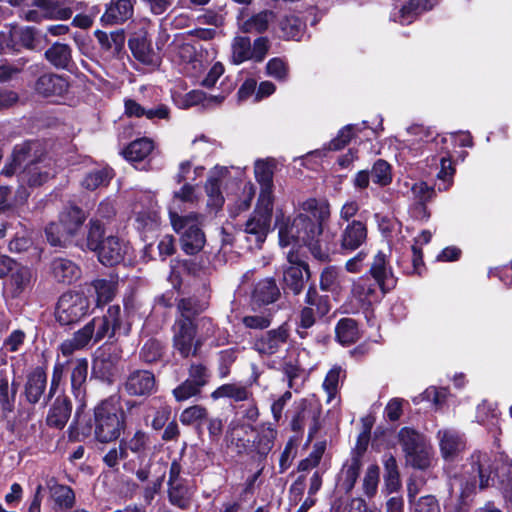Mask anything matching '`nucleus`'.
<instances>
[{"label": "nucleus", "instance_id": "nucleus-1", "mask_svg": "<svg viewBox=\"0 0 512 512\" xmlns=\"http://www.w3.org/2000/svg\"><path fill=\"white\" fill-rule=\"evenodd\" d=\"M304 213L297 215L291 223L279 227V243L282 247L292 245L287 253L288 266L283 271L285 289L298 295L304 288L310 274L295 247L306 246L318 260L324 261L329 256V248L322 240L323 224L330 217V206L325 201L309 199L303 203Z\"/></svg>", "mask_w": 512, "mask_h": 512}, {"label": "nucleus", "instance_id": "nucleus-2", "mask_svg": "<svg viewBox=\"0 0 512 512\" xmlns=\"http://www.w3.org/2000/svg\"><path fill=\"white\" fill-rule=\"evenodd\" d=\"M488 487H498L508 507L512 508V462L500 458L491 461L486 453L474 452L459 476L450 482L451 493H459L461 504L468 501L477 492V488L484 490Z\"/></svg>", "mask_w": 512, "mask_h": 512}, {"label": "nucleus", "instance_id": "nucleus-3", "mask_svg": "<svg viewBox=\"0 0 512 512\" xmlns=\"http://www.w3.org/2000/svg\"><path fill=\"white\" fill-rule=\"evenodd\" d=\"M31 148L32 143L30 142L16 145L12 153V160L5 165L2 174L11 176L19 171L21 180L26 181L29 186L42 185L53 177L55 171L51 167L50 161L45 159L32 160Z\"/></svg>", "mask_w": 512, "mask_h": 512}, {"label": "nucleus", "instance_id": "nucleus-4", "mask_svg": "<svg viewBox=\"0 0 512 512\" xmlns=\"http://www.w3.org/2000/svg\"><path fill=\"white\" fill-rule=\"evenodd\" d=\"M125 428V413L120 396L112 395L94 408V436L101 443L119 438Z\"/></svg>", "mask_w": 512, "mask_h": 512}, {"label": "nucleus", "instance_id": "nucleus-5", "mask_svg": "<svg viewBox=\"0 0 512 512\" xmlns=\"http://www.w3.org/2000/svg\"><path fill=\"white\" fill-rule=\"evenodd\" d=\"M170 221L174 231L180 235L183 251L194 255L201 251L206 242L205 235L200 228V216L189 214L181 216L177 211L170 210Z\"/></svg>", "mask_w": 512, "mask_h": 512}, {"label": "nucleus", "instance_id": "nucleus-6", "mask_svg": "<svg viewBox=\"0 0 512 512\" xmlns=\"http://www.w3.org/2000/svg\"><path fill=\"white\" fill-rule=\"evenodd\" d=\"M68 366H71V387L75 397L78 398L84 395V384L88 375V360L86 358H75L61 361L58 357L53 367L49 397L56 393Z\"/></svg>", "mask_w": 512, "mask_h": 512}, {"label": "nucleus", "instance_id": "nucleus-7", "mask_svg": "<svg viewBox=\"0 0 512 512\" xmlns=\"http://www.w3.org/2000/svg\"><path fill=\"white\" fill-rule=\"evenodd\" d=\"M90 311V299L82 292H66L58 299L56 321L62 326L79 322Z\"/></svg>", "mask_w": 512, "mask_h": 512}, {"label": "nucleus", "instance_id": "nucleus-8", "mask_svg": "<svg viewBox=\"0 0 512 512\" xmlns=\"http://www.w3.org/2000/svg\"><path fill=\"white\" fill-rule=\"evenodd\" d=\"M273 201L260 200L251 217L245 223L244 232L250 245L259 247L266 239L272 219Z\"/></svg>", "mask_w": 512, "mask_h": 512}, {"label": "nucleus", "instance_id": "nucleus-9", "mask_svg": "<svg viewBox=\"0 0 512 512\" xmlns=\"http://www.w3.org/2000/svg\"><path fill=\"white\" fill-rule=\"evenodd\" d=\"M135 227L141 232H151L160 225V216L155 195L150 191L141 192L133 207Z\"/></svg>", "mask_w": 512, "mask_h": 512}, {"label": "nucleus", "instance_id": "nucleus-10", "mask_svg": "<svg viewBox=\"0 0 512 512\" xmlns=\"http://www.w3.org/2000/svg\"><path fill=\"white\" fill-rule=\"evenodd\" d=\"M269 47L267 37H258L253 44L249 37H235L232 43V61L235 64H241L248 60L261 62L266 57Z\"/></svg>", "mask_w": 512, "mask_h": 512}, {"label": "nucleus", "instance_id": "nucleus-11", "mask_svg": "<svg viewBox=\"0 0 512 512\" xmlns=\"http://www.w3.org/2000/svg\"><path fill=\"white\" fill-rule=\"evenodd\" d=\"M196 328L192 319L179 318L174 325V348L180 353L182 357H189L195 355L198 348L201 346L203 339L198 338L195 340Z\"/></svg>", "mask_w": 512, "mask_h": 512}, {"label": "nucleus", "instance_id": "nucleus-12", "mask_svg": "<svg viewBox=\"0 0 512 512\" xmlns=\"http://www.w3.org/2000/svg\"><path fill=\"white\" fill-rule=\"evenodd\" d=\"M87 324L93 333L95 343L105 337H114L122 328V311L120 306L110 305L103 316L94 317Z\"/></svg>", "mask_w": 512, "mask_h": 512}, {"label": "nucleus", "instance_id": "nucleus-13", "mask_svg": "<svg viewBox=\"0 0 512 512\" xmlns=\"http://www.w3.org/2000/svg\"><path fill=\"white\" fill-rule=\"evenodd\" d=\"M230 179V171L224 166H215L210 172L205 184L208 197V207L218 210L224 204L223 186Z\"/></svg>", "mask_w": 512, "mask_h": 512}, {"label": "nucleus", "instance_id": "nucleus-14", "mask_svg": "<svg viewBox=\"0 0 512 512\" xmlns=\"http://www.w3.org/2000/svg\"><path fill=\"white\" fill-rule=\"evenodd\" d=\"M385 294L368 276L359 277L352 283L351 298L356 302L357 309L370 307L379 302Z\"/></svg>", "mask_w": 512, "mask_h": 512}, {"label": "nucleus", "instance_id": "nucleus-15", "mask_svg": "<svg viewBox=\"0 0 512 512\" xmlns=\"http://www.w3.org/2000/svg\"><path fill=\"white\" fill-rule=\"evenodd\" d=\"M123 388L130 396H149L157 391L155 375L148 370L135 369L127 375Z\"/></svg>", "mask_w": 512, "mask_h": 512}, {"label": "nucleus", "instance_id": "nucleus-16", "mask_svg": "<svg viewBox=\"0 0 512 512\" xmlns=\"http://www.w3.org/2000/svg\"><path fill=\"white\" fill-rule=\"evenodd\" d=\"M290 336V330L286 323L275 329H271L254 342V349L262 356H272L278 353L287 343Z\"/></svg>", "mask_w": 512, "mask_h": 512}, {"label": "nucleus", "instance_id": "nucleus-17", "mask_svg": "<svg viewBox=\"0 0 512 512\" xmlns=\"http://www.w3.org/2000/svg\"><path fill=\"white\" fill-rule=\"evenodd\" d=\"M99 261L105 266L120 264L130 254V246L117 236H109L102 240L96 250Z\"/></svg>", "mask_w": 512, "mask_h": 512}, {"label": "nucleus", "instance_id": "nucleus-18", "mask_svg": "<svg viewBox=\"0 0 512 512\" xmlns=\"http://www.w3.org/2000/svg\"><path fill=\"white\" fill-rule=\"evenodd\" d=\"M369 273L383 293L389 292L396 286L397 280L392 267L389 265L387 255L382 251L374 256Z\"/></svg>", "mask_w": 512, "mask_h": 512}, {"label": "nucleus", "instance_id": "nucleus-19", "mask_svg": "<svg viewBox=\"0 0 512 512\" xmlns=\"http://www.w3.org/2000/svg\"><path fill=\"white\" fill-rule=\"evenodd\" d=\"M178 57L180 70L186 76L192 78H199L206 70V64L203 56L196 52V49L191 44H182L178 48Z\"/></svg>", "mask_w": 512, "mask_h": 512}, {"label": "nucleus", "instance_id": "nucleus-20", "mask_svg": "<svg viewBox=\"0 0 512 512\" xmlns=\"http://www.w3.org/2000/svg\"><path fill=\"white\" fill-rule=\"evenodd\" d=\"M120 355L112 345H104L97 349L93 360V371L101 378L109 380L116 371Z\"/></svg>", "mask_w": 512, "mask_h": 512}, {"label": "nucleus", "instance_id": "nucleus-21", "mask_svg": "<svg viewBox=\"0 0 512 512\" xmlns=\"http://www.w3.org/2000/svg\"><path fill=\"white\" fill-rule=\"evenodd\" d=\"M254 428L251 424L232 421L228 427L226 434V442L229 446L234 447L237 453L252 452V440L249 435L253 434Z\"/></svg>", "mask_w": 512, "mask_h": 512}, {"label": "nucleus", "instance_id": "nucleus-22", "mask_svg": "<svg viewBox=\"0 0 512 512\" xmlns=\"http://www.w3.org/2000/svg\"><path fill=\"white\" fill-rule=\"evenodd\" d=\"M367 240L366 224L360 220H352L342 229L340 247L345 252H353Z\"/></svg>", "mask_w": 512, "mask_h": 512}, {"label": "nucleus", "instance_id": "nucleus-23", "mask_svg": "<svg viewBox=\"0 0 512 512\" xmlns=\"http://www.w3.org/2000/svg\"><path fill=\"white\" fill-rule=\"evenodd\" d=\"M71 412L72 403L70 399L64 394H59L49 406L46 424L51 428L61 430L70 419Z\"/></svg>", "mask_w": 512, "mask_h": 512}, {"label": "nucleus", "instance_id": "nucleus-24", "mask_svg": "<svg viewBox=\"0 0 512 512\" xmlns=\"http://www.w3.org/2000/svg\"><path fill=\"white\" fill-rule=\"evenodd\" d=\"M49 272L56 282L68 285L80 279L82 273L75 262L63 257L54 258L50 262Z\"/></svg>", "mask_w": 512, "mask_h": 512}, {"label": "nucleus", "instance_id": "nucleus-25", "mask_svg": "<svg viewBox=\"0 0 512 512\" xmlns=\"http://www.w3.org/2000/svg\"><path fill=\"white\" fill-rule=\"evenodd\" d=\"M440 452L445 460L454 459L465 448V441L458 431L450 428L437 432Z\"/></svg>", "mask_w": 512, "mask_h": 512}, {"label": "nucleus", "instance_id": "nucleus-26", "mask_svg": "<svg viewBox=\"0 0 512 512\" xmlns=\"http://www.w3.org/2000/svg\"><path fill=\"white\" fill-rule=\"evenodd\" d=\"M362 468L361 455L354 454L343 464L337 480L338 487L346 493L354 488Z\"/></svg>", "mask_w": 512, "mask_h": 512}, {"label": "nucleus", "instance_id": "nucleus-27", "mask_svg": "<svg viewBox=\"0 0 512 512\" xmlns=\"http://www.w3.org/2000/svg\"><path fill=\"white\" fill-rule=\"evenodd\" d=\"M47 386V375L41 367L33 369L26 378L24 394L30 404H36L40 401Z\"/></svg>", "mask_w": 512, "mask_h": 512}, {"label": "nucleus", "instance_id": "nucleus-28", "mask_svg": "<svg viewBox=\"0 0 512 512\" xmlns=\"http://www.w3.org/2000/svg\"><path fill=\"white\" fill-rule=\"evenodd\" d=\"M273 163L268 160H257L254 166V174L261 190L260 200L273 201Z\"/></svg>", "mask_w": 512, "mask_h": 512}, {"label": "nucleus", "instance_id": "nucleus-29", "mask_svg": "<svg viewBox=\"0 0 512 512\" xmlns=\"http://www.w3.org/2000/svg\"><path fill=\"white\" fill-rule=\"evenodd\" d=\"M132 0H111L101 20L105 24H122L133 16Z\"/></svg>", "mask_w": 512, "mask_h": 512}, {"label": "nucleus", "instance_id": "nucleus-30", "mask_svg": "<svg viewBox=\"0 0 512 512\" xmlns=\"http://www.w3.org/2000/svg\"><path fill=\"white\" fill-rule=\"evenodd\" d=\"M68 82L62 76L48 73L40 76L36 82V91L44 97L62 96L68 90Z\"/></svg>", "mask_w": 512, "mask_h": 512}, {"label": "nucleus", "instance_id": "nucleus-31", "mask_svg": "<svg viewBox=\"0 0 512 512\" xmlns=\"http://www.w3.org/2000/svg\"><path fill=\"white\" fill-rule=\"evenodd\" d=\"M476 420L479 424L485 426L491 434L496 435L500 432V413L496 403L487 400L482 401L476 409Z\"/></svg>", "mask_w": 512, "mask_h": 512}, {"label": "nucleus", "instance_id": "nucleus-32", "mask_svg": "<svg viewBox=\"0 0 512 512\" xmlns=\"http://www.w3.org/2000/svg\"><path fill=\"white\" fill-rule=\"evenodd\" d=\"M436 166V178L438 191H447L453 184V177L455 174V168L453 166L450 156L440 155L432 158Z\"/></svg>", "mask_w": 512, "mask_h": 512}, {"label": "nucleus", "instance_id": "nucleus-33", "mask_svg": "<svg viewBox=\"0 0 512 512\" xmlns=\"http://www.w3.org/2000/svg\"><path fill=\"white\" fill-rule=\"evenodd\" d=\"M59 220L71 241H73L74 237H76L78 232L81 230L83 223L86 220V215L82 209L71 206L65 208L60 213Z\"/></svg>", "mask_w": 512, "mask_h": 512}, {"label": "nucleus", "instance_id": "nucleus-34", "mask_svg": "<svg viewBox=\"0 0 512 512\" xmlns=\"http://www.w3.org/2000/svg\"><path fill=\"white\" fill-rule=\"evenodd\" d=\"M345 279L346 276L341 269L328 266L320 274V289L333 295H339L344 288Z\"/></svg>", "mask_w": 512, "mask_h": 512}, {"label": "nucleus", "instance_id": "nucleus-35", "mask_svg": "<svg viewBox=\"0 0 512 512\" xmlns=\"http://www.w3.org/2000/svg\"><path fill=\"white\" fill-rule=\"evenodd\" d=\"M35 281L32 270L25 266H19L11 274L10 292L16 298L31 290Z\"/></svg>", "mask_w": 512, "mask_h": 512}, {"label": "nucleus", "instance_id": "nucleus-36", "mask_svg": "<svg viewBox=\"0 0 512 512\" xmlns=\"http://www.w3.org/2000/svg\"><path fill=\"white\" fill-rule=\"evenodd\" d=\"M280 296V290L272 278H266L259 281L252 293V300L259 304L265 305L275 302Z\"/></svg>", "mask_w": 512, "mask_h": 512}, {"label": "nucleus", "instance_id": "nucleus-37", "mask_svg": "<svg viewBox=\"0 0 512 512\" xmlns=\"http://www.w3.org/2000/svg\"><path fill=\"white\" fill-rule=\"evenodd\" d=\"M276 436L277 430L271 424H263L252 440V452L266 456L272 450Z\"/></svg>", "mask_w": 512, "mask_h": 512}, {"label": "nucleus", "instance_id": "nucleus-38", "mask_svg": "<svg viewBox=\"0 0 512 512\" xmlns=\"http://www.w3.org/2000/svg\"><path fill=\"white\" fill-rule=\"evenodd\" d=\"M406 132L408 138L405 141L414 150H419L422 144H429L437 140V135L434 131L420 124L409 126Z\"/></svg>", "mask_w": 512, "mask_h": 512}, {"label": "nucleus", "instance_id": "nucleus-39", "mask_svg": "<svg viewBox=\"0 0 512 512\" xmlns=\"http://www.w3.org/2000/svg\"><path fill=\"white\" fill-rule=\"evenodd\" d=\"M168 487L170 502L181 509L187 508L194 492L186 480L168 483Z\"/></svg>", "mask_w": 512, "mask_h": 512}, {"label": "nucleus", "instance_id": "nucleus-40", "mask_svg": "<svg viewBox=\"0 0 512 512\" xmlns=\"http://www.w3.org/2000/svg\"><path fill=\"white\" fill-rule=\"evenodd\" d=\"M17 385L12 383L11 388L6 376L0 375V412L6 418L15 409Z\"/></svg>", "mask_w": 512, "mask_h": 512}, {"label": "nucleus", "instance_id": "nucleus-41", "mask_svg": "<svg viewBox=\"0 0 512 512\" xmlns=\"http://www.w3.org/2000/svg\"><path fill=\"white\" fill-rule=\"evenodd\" d=\"M94 289L97 307H102L111 302L117 293V281L113 279H95L91 282Z\"/></svg>", "mask_w": 512, "mask_h": 512}, {"label": "nucleus", "instance_id": "nucleus-42", "mask_svg": "<svg viewBox=\"0 0 512 512\" xmlns=\"http://www.w3.org/2000/svg\"><path fill=\"white\" fill-rule=\"evenodd\" d=\"M431 7L427 0H410L407 5L392 15V19L402 25H407L412 23L420 12L431 9Z\"/></svg>", "mask_w": 512, "mask_h": 512}, {"label": "nucleus", "instance_id": "nucleus-43", "mask_svg": "<svg viewBox=\"0 0 512 512\" xmlns=\"http://www.w3.org/2000/svg\"><path fill=\"white\" fill-rule=\"evenodd\" d=\"M211 397L214 400L221 398H230L236 402H242L249 400L252 397V393L246 386L239 384L228 383L219 386L216 390L211 393Z\"/></svg>", "mask_w": 512, "mask_h": 512}, {"label": "nucleus", "instance_id": "nucleus-44", "mask_svg": "<svg viewBox=\"0 0 512 512\" xmlns=\"http://www.w3.org/2000/svg\"><path fill=\"white\" fill-rule=\"evenodd\" d=\"M384 487L387 494L397 492L401 488L398 465L393 455H385L384 460Z\"/></svg>", "mask_w": 512, "mask_h": 512}, {"label": "nucleus", "instance_id": "nucleus-45", "mask_svg": "<svg viewBox=\"0 0 512 512\" xmlns=\"http://www.w3.org/2000/svg\"><path fill=\"white\" fill-rule=\"evenodd\" d=\"M154 148L153 142L147 138L133 141L123 151L125 159L131 163H138L145 160Z\"/></svg>", "mask_w": 512, "mask_h": 512}, {"label": "nucleus", "instance_id": "nucleus-46", "mask_svg": "<svg viewBox=\"0 0 512 512\" xmlns=\"http://www.w3.org/2000/svg\"><path fill=\"white\" fill-rule=\"evenodd\" d=\"M335 333L336 339L342 345H351L360 337L357 322L351 318L340 319L336 325Z\"/></svg>", "mask_w": 512, "mask_h": 512}, {"label": "nucleus", "instance_id": "nucleus-47", "mask_svg": "<svg viewBox=\"0 0 512 512\" xmlns=\"http://www.w3.org/2000/svg\"><path fill=\"white\" fill-rule=\"evenodd\" d=\"M432 449L431 446L426 442H422L414 449L409 450L405 453V459L407 464L411 465L416 469H426L431 463Z\"/></svg>", "mask_w": 512, "mask_h": 512}, {"label": "nucleus", "instance_id": "nucleus-48", "mask_svg": "<svg viewBox=\"0 0 512 512\" xmlns=\"http://www.w3.org/2000/svg\"><path fill=\"white\" fill-rule=\"evenodd\" d=\"M51 497L55 504L62 510L71 509L75 503L74 491L66 485L58 484L54 480L48 483Z\"/></svg>", "mask_w": 512, "mask_h": 512}, {"label": "nucleus", "instance_id": "nucleus-49", "mask_svg": "<svg viewBox=\"0 0 512 512\" xmlns=\"http://www.w3.org/2000/svg\"><path fill=\"white\" fill-rule=\"evenodd\" d=\"M345 378V371L340 366H333L323 381L322 387L327 394V403H331L336 399L340 384Z\"/></svg>", "mask_w": 512, "mask_h": 512}, {"label": "nucleus", "instance_id": "nucleus-50", "mask_svg": "<svg viewBox=\"0 0 512 512\" xmlns=\"http://www.w3.org/2000/svg\"><path fill=\"white\" fill-rule=\"evenodd\" d=\"M46 59L57 68H67L71 62V48L67 44L56 42L45 52Z\"/></svg>", "mask_w": 512, "mask_h": 512}, {"label": "nucleus", "instance_id": "nucleus-51", "mask_svg": "<svg viewBox=\"0 0 512 512\" xmlns=\"http://www.w3.org/2000/svg\"><path fill=\"white\" fill-rule=\"evenodd\" d=\"M316 314L312 307H303L295 319V332L301 339L311 335L310 329L316 323Z\"/></svg>", "mask_w": 512, "mask_h": 512}, {"label": "nucleus", "instance_id": "nucleus-52", "mask_svg": "<svg viewBox=\"0 0 512 512\" xmlns=\"http://www.w3.org/2000/svg\"><path fill=\"white\" fill-rule=\"evenodd\" d=\"M275 19V13L270 10L261 11L243 23V30L247 33H262L268 29L270 22Z\"/></svg>", "mask_w": 512, "mask_h": 512}, {"label": "nucleus", "instance_id": "nucleus-53", "mask_svg": "<svg viewBox=\"0 0 512 512\" xmlns=\"http://www.w3.org/2000/svg\"><path fill=\"white\" fill-rule=\"evenodd\" d=\"M283 37L299 41L304 34L305 24L297 16H285L279 22Z\"/></svg>", "mask_w": 512, "mask_h": 512}, {"label": "nucleus", "instance_id": "nucleus-54", "mask_svg": "<svg viewBox=\"0 0 512 512\" xmlns=\"http://www.w3.org/2000/svg\"><path fill=\"white\" fill-rule=\"evenodd\" d=\"M306 307H312L318 317L327 315L331 309L330 299L326 295H320L315 287H310L305 296Z\"/></svg>", "mask_w": 512, "mask_h": 512}, {"label": "nucleus", "instance_id": "nucleus-55", "mask_svg": "<svg viewBox=\"0 0 512 512\" xmlns=\"http://www.w3.org/2000/svg\"><path fill=\"white\" fill-rule=\"evenodd\" d=\"M95 36L104 50L113 49L115 52H119L124 47L125 34L123 30H118L107 34L104 31H96Z\"/></svg>", "mask_w": 512, "mask_h": 512}, {"label": "nucleus", "instance_id": "nucleus-56", "mask_svg": "<svg viewBox=\"0 0 512 512\" xmlns=\"http://www.w3.org/2000/svg\"><path fill=\"white\" fill-rule=\"evenodd\" d=\"M380 468L376 464L367 467L362 481V490L367 498H373L378 491Z\"/></svg>", "mask_w": 512, "mask_h": 512}, {"label": "nucleus", "instance_id": "nucleus-57", "mask_svg": "<svg viewBox=\"0 0 512 512\" xmlns=\"http://www.w3.org/2000/svg\"><path fill=\"white\" fill-rule=\"evenodd\" d=\"M198 200L199 193L196 191L195 186L186 183L178 191L174 192L173 201L169 211L171 209L176 211V209L180 208L179 203L195 204Z\"/></svg>", "mask_w": 512, "mask_h": 512}, {"label": "nucleus", "instance_id": "nucleus-58", "mask_svg": "<svg viewBox=\"0 0 512 512\" xmlns=\"http://www.w3.org/2000/svg\"><path fill=\"white\" fill-rule=\"evenodd\" d=\"M370 174L373 183L379 186H387L392 182L391 166L383 159H378L373 164Z\"/></svg>", "mask_w": 512, "mask_h": 512}, {"label": "nucleus", "instance_id": "nucleus-59", "mask_svg": "<svg viewBox=\"0 0 512 512\" xmlns=\"http://www.w3.org/2000/svg\"><path fill=\"white\" fill-rule=\"evenodd\" d=\"M34 2L38 8H44V15L49 19L67 20L73 14L71 8L53 5L50 0H35Z\"/></svg>", "mask_w": 512, "mask_h": 512}, {"label": "nucleus", "instance_id": "nucleus-60", "mask_svg": "<svg viewBox=\"0 0 512 512\" xmlns=\"http://www.w3.org/2000/svg\"><path fill=\"white\" fill-rule=\"evenodd\" d=\"M366 127V122H362V124H349L343 127L336 138L330 141L329 149L330 150H340L342 149L352 138L355 132H360L362 129Z\"/></svg>", "mask_w": 512, "mask_h": 512}, {"label": "nucleus", "instance_id": "nucleus-61", "mask_svg": "<svg viewBox=\"0 0 512 512\" xmlns=\"http://www.w3.org/2000/svg\"><path fill=\"white\" fill-rule=\"evenodd\" d=\"M45 234L48 242L52 246L64 247L68 243L72 242L70 237L66 233V230L62 227L60 221L58 223H50L45 229Z\"/></svg>", "mask_w": 512, "mask_h": 512}, {"label": "nucleus", "instance_id": "nucleus-62", "mask_svg": "<svg viewBox=\"0 0 512 512\" xmlns=\"http://www.w3.org/2000/svg\"><path fill=\"white\" fill-rule=\"evenodd\" d=\"M112 177V171L110 169L103 168L87 174L82 184L86 189L95 190L98 187L107 185Z\"/></svg>", "mask_w": 512, "mask_h": 512}, {"label": "nucleus", "instance_id": "nucleus-63", "mask_svg": "<svg viewBox=\"0 0 512 512\" xmlns=\"http://www.w3.org/2000/svg\"><path fill=\"white\" fill-rule=\"evenodd\" d=\"M398 438L404 454L426 441L422 434L408 427H404L399 431Z\"/></svg>", "mask_w": 512, "mask_h": 512}, {"label": "nucleus", "instance_id": "nucleus-64", "mask_svg": "<svg viewBox=\"0 0 512 512\" xmlns=\"http://www.w3.org/2000/svg\"><path fill=\"white\" fill-rule=\"evenodd\" d=\"M448 392L445 388L429 387L422 394L412 399L414 404L422 401L431 402L435 407H441L447 398Z\"/></svg>", "mask_w": 512, "mask_h": 512}]
</instances>
